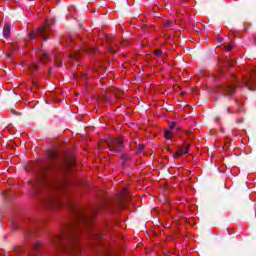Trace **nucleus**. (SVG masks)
<instances>
[{
	"mask_svg": "<svg viewBox=\"0 0 256 256\" xmlns=\"http://www.w3.org/2000/svg\"><path fill=\"white\" fill-rule=\"evenodd\" d=\"M61 241H63V238L61 236H56L54 237V239L52 240V245L54 247H57V245H59L61 243Z\"/></svg>",
	"mask_w": 256,
	"mask_h": 256,
	"instance_id": "obj_9",
	"label": "nucleus"
},
{
	"mask_svg": "<svg viewBox=\"0 0 256 256\" xmlns=\"http://www.w3.org/2000/svg\"><path fill=\"white\" fill-rule=\"evenodd\" d=\"M143 149H145V146H143V144H140L138 146V153H141V151H143Z\"/></svg>",
	"mask_w": 256,
	"mask_h": 256,
	"instance_id": "obj_14",
	"label": "nucleus"
},
{
	"mask_svg": "<svg viewBox=\"0 0 256 256\" xmlns=\"http://www.w3.org/2000/svg\"><path fill=\"white\" fill-rule=\"evenodd\" d=\"M175 127H177V123L173 122L170 126V129H166L164 132L165 139L169 140L173 137V132L175 131Z\"/></svg>",
	"mask_w": 256,
	"mask_h": 256,
	"instance_id": "obj_4",
	"label": "nucleus"
},
{
	"mask_svg": "<svg viewBox=\"0 0 256 256\" xmlns=\"http://www.w3.org/2000/svg\"><path fill=\"white\" fill-rule=\"evenodd\" d=\"M226 51H231V49H233L232 45H227L225 46Z\"/></svg>",
	"mask_w": 256,
	"mask_h": 256,
	"instance_id": "obj_15",
	"label": "nucleus"
},
{
	"mask_svg": "<svg viewBox=\"0 0 256 256\" xmlns=\"http://www.w3.org/2000/svg\"><path fill=\"white\" fill-rule=\"evenodd\" d=\"M50 205H52V207H59V205H61V202L56 199H51Z\"/></svg>",
	"mask_w": 256,
	"mask_h": 256,
	"instance_id": "obj_10",
	"label": "nucleus"
},
{
	"mask_svg": "<svg viewBox=\"0 0 256 256\" xmlns=\"http://www.w3.org/2000/svg\"><path fill=\"white\" fill-rule=\"evenodd\" d=\"M51 25H53V20H47L43 27L38 28L36 31L29 33L30 39H43L47 41V36L51 33Z\"/></svg>",
	"mask_w": 256,
	"mask_h": 256,
	"instance_id": "obj_2",
	"label": "nucleus"
},
{
	"mask_svg": "<svg viewBox=\"0 0 256 256\" xmlns=\"http://www.w3.org/2000/svg\"><path fill=\"white\" fill-rule=\"evenodd\" d=\"M164 25H165V27H167V29H169V28L172 27L173 21H166V22L164 23Z\"/></svg>",
	"mask_w": 256,
	"mask_h": 256,
	"instance_id": "obj_12",
	"label": "nucleus"
},
{
	"mask_svg": "<svg viewBox=\"0 0 256 256\" xmlns=\"http://www.w3.org/2000/svg\"><path fill=\"white\" fill-rule=\"evenodd\" d=\"M62 57L63 54H53L52 58L54 59L55 67H61L63 65V63L61 62Z\"/></svg>",
	"mask_w": 256,
	"mask_h": 256,
	"instance_id": "obj_6",
	"label": "nucleus"
},
{
	"mask_svg": "<svg viewBox=\"0 0 256 256\" xmlns=\"http://www.w3.org/2000/svg\"><path fill=\"white\" fill-rule=\"evenodd\" d=\"M235 61H229V67H233Z\"/></svg>",
	"mask_w": 256,
	"mask_h": 256,
	"instance_id": "obj_19",
	"label": "nucleus"
},
{
	"mask_svg": "<svg viewBox=\"0 0 256 256\" xmlns=\"http://www.w3.org/2000/svg\"><path fill=\"white\" fill-rule=\"evenodd\" d=\"M34 85H37V83L33 82Z\"/></svg>",
	"mask_w": 256,
	"mask_h": 256,
	"instance_id": "obj_22",
	"label": "nucleus"
},
{
	"mask_svg": "<svg viewBox=\"0 0 256 256\" xmlns=\"http://www.w3.org/2000/svg\"><path fill=\"white\" fill-rule=\"evenodd\" d=\"M28 69L30 71H37V69H39V66H37L35 63L31 64Z\"/></svg>",
	"mask_w": 256,
	"mask_h": 256,
	"instance_id": "obj_11",
	"label": "nucleus"
},
{
	"mask_svg": "<svg viewBox=\"0 0 256 256\" xmlns=\"http://www.w3.org/2000/svg\"><path fill=\"white\" fill-rule=\"evenodd\" d=\"M50 61L51 57L47 53H44L40 58V63H43L44 65H47Z\"/></svg>",
	"mask_w": 256,
	"mask_h": 256,
	"instance_id": "obj_8",
	"label": "nucleus"
},
{
	"mask_svg": "<svg viewBox=\"0 0 256 256\" xmlns=\"http://www.w3.org/2000/svg\"><path fill=\"white\" fill-rule=\"evenodd\" d=\"M50 157H51V159H55V157H57V153L52 152V153L50 154Z\"/></svg>",
	"mask_w": 256,
	"mask_h": 256,
	"instance_id": "obj_16",
	"label": "nucleus"
},
{
	"mask_svg": "<svg viewBox=\"0 0 256 256\" xmlns=\"http://www.w3.org/2000/svg\"><path fill=\"white\" fill-rule=\"evenodd\" d=\"M187 153H189V144L180 147L179 151L175 153V157H181V155H187Z\"/></svg>",
	"mask_w": 256,
	"mask_h": 256,
	"instance_id": "obj_5",
	"label": "nucleus"
},
{
	"mask_svg": "<svg viewBox=\"0 0 256 256\" xmlns=\"http://www.w3.org/2000/svg\"><path fill=\"white\" fill-rule=\"evenodd\" d=\"M10 34H11V24L6 23L3 28V36L7 38L9 37Z\"/></svg>",
	"mask_w": 256,
	"mask_h": 256,
	"instance_id": "obj_7",
	"label": "nucleus"
},
{
	"mask_svg": "<svg viewBox=\"0 0 256 256\" xmlns=\"http://www.w3.org/2000/svg\"><path fill=\"white\" fill-rule=\"evenodd\" d=\"M74 241H77V238H75V240Z\"/></svg>",
	"mask_w": 256,
	"mask_h": 256,
	"instance_id": "obj_23",
	"label": "nucleus"
},
{
	"mask_svg": "<svg viewBox=\"0 0 256 256\" xmlns=\"http://www.w3.org/2000/svg\"><path fill=\"white\" fill-rule=\"evenodd\" d=\"M230 111H231V110L228 108V113H230Z\"/></svg>",
	"mask_w": 256,
	"mask_h": 256,
	"instance_id": "obj_21",
	"label": "nucleus"
},
{
	"mask_svg": "<svg viewBox=\"0 0 256 256\" xmlns=\"http://www.w3.org/2000/svg\"><path fill=\"white\" fill-rule=\"evenodd\" d=\"M39 247H41V244H36V245L34 246L35 251H38Z\"/></svg>",
	"mask_w": 256,
	"mask_h": 256,
	"instance_id": "obj_17",
	"label": "nucleus"
},
{
	"mask_svg": "<svg viewBox=\"0 0 256 256\" xmlns=\"http://www.w3.org/2000/svg\"><path fill=\"white\" fill-rule=\"evenodd\" d=\"M107 145L110 151H119L123 147V139L121 138H109Z\"/></svg>",
	"mask_w": 256,
	"mask_h": 256,
	"instance_id": "obj_3",
	"label": "nucleus"
},
{
	"mask_svg": "<svg viewBox=\"0 0 256 256\" xmlns=\"http://www.w3.org/2000/svg\"><path fill=\"white\" fill-rule=\"evenodd\" d=\"M11 113H13L15 115V110H11Z\"/></svg>",
	"mask_w": 256,
	"mask_h": 256,
	"instance_id": "obj_20",
	"label": "nucleus"
},
{
	"mask_svg": "<svg viewBox=\"0 0 256 256\" xmlns=\"http://www.w3.org/2000/svg\"><path fill=\"white\" fill-rule=\"evenodd\" d=\"M70 59H79V52H76L74 55H70Z\"/></svg>",
	"mask_w": 256,
	"mask_h": 256,
	"instance_id": "obj_13",
	"label": "nucleus"
},
{
	"mask_svg": "<svg viewBox=\"0 0 256 256\" xmlns=\"http://www.w3.org/2000/svg\"><path fill=\"white\" fill-rule=\"evenodd\" d=\"M161 53H162V52H161V51H159V50H158V51H156V52H155V54H156V57H159V56H161Z\"/></svg>",
	"mask_w": 256,
	"mask_h": 256,
	"instance_id": "obj_18",
	"label": "nucleus"
},
{
	"mask_svg": "<svg viewBox=\"0 0 256 256\" xmlns=\"http://www.w3.org/2000/svg\"><path fill=\"white\" fill-rule=\"evenodd\" d=\"M235 87H247L249 91H255L256 88V69L246 76L241 82H237V78L233 77V84H228L222 87V92L226 97H231L235 94Z\"/></svg>",
	"mask_w": 256,
	"mask_h": 256,
	"instance_id": "obj_1",
	"label": "nucleus"
}]
</instances>
